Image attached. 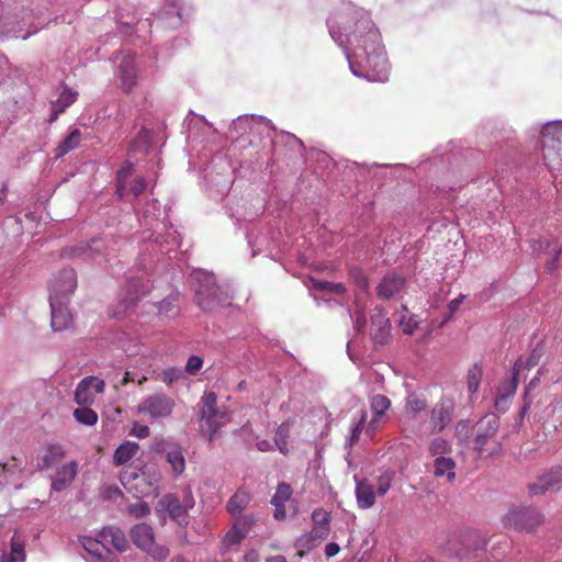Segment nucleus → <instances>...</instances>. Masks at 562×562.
I'll return each mask as SVG.
<instances>
[{
  "instance_id": "obj_47",
  "label": "nucleus",
  "mask_w": 562,
  "mask_h": 562,
  "mask_svg": "<svg viewBox=\"0 0 562 562\" xmlns=\"http://www.w3.org/2000/svg\"><path fill=\"white\" fill-rule=\"evenodd\" d=\"M312 520L314 522V526L316 527H324L328 532H330L329 521H330V514L329 512L323 509V508H316L312 513Z\"/></svg>"
},
{
  "instance_id": "obj_18",
  "label": "nucleus",
  "mask_w": 562,
  "mask_h": 562,
  "mask_svg": "<svg viewBox=\"0 0 562 562\" xmlns=\"http://www.w3.org/2000/svg\"><path fill=\"white\" fill-rule=\"evenodd\" d=\"M562 482V467L551 469L549 472L541 475L538 482L529 485L531 495H541L548 491H554Z\"/></svg>"
},
{
  "instance_id": "obj_8",
  "label": "nucleus",
  "mask_w": 562,
  "mask_h": 562,
  "mask_svg": "<svg viewBox=\"0 0 562 562\" xmlns=\"http://www.w3.org/2000/svg\"><path fill=\"white\" fill-rule=\"evenodd\" d=\"M201 418L207 425V437L211 441L217 429L228 422L226 409L217 407V395L205 392L202 397Z\"/></svg>"
},
{
  "instance_id": "obj_13",
  "label": "nucleus",
  "mask_w": 562,
  "mask_h": 562,
  "mask_svg": "<svg viewBox=\"0 0 562 562\" xmlns=\"http://www.w3.org/2000/svg\"><path fill=\"white\" fill-rule=\"evenodd\" d=\"M117 76L122 91L132 92L137 82L138 68L135 64V55L131 52L122 53L117 65Z\"/></svg>"
},
{
  "instance_id": "obj_22",
  "label": "nucleus",
  "mask_w": 562,
  "mask_h": 562,
  "mask_svg": "<svg viewBox=\"0 0 562 562\" xmlns=\"http://www.w3.org/2000/svg\"><path fill=\"white\" fill-rule=\"evenodd\" d=\"M66 456L64 447L59 443H50L38 454V470H48L58 465Z\"/></svg>"
},
{
  "instance_id": "obj_43",
  "label": "nucleus",
  "mask_w": 562,
  "mask_h": 562,
  "mask_svg": "<svg viewBox=\"0 0 562 562\" xmlns=\"http://www.w3.org/2000/svg\"><path fill=\"white\" fill-rule=\"evenodd\" d=\"M82 546L83 548L91 553L92 555H95L99 560H103V551H106V553H110V551L105 548V544L103 540H97L92 538H83L82 539Z\"/></svg>"
},
{
  "instance_id": "obj_4",
  "label": "nucleus",
  "mask_w": 562,
  "mask_h": 562,
  "mask_svg": "<svg viewBox=\"0 0 562 562\" xmlns=\"http://www.w3.org/2000/svg\"><path fill=\"white\" fill-rule=\"evenodd\" d=\"M196 282L195 303L204 312H212L228 304V293L216 284L214 274L196 271L192 274Z\"/></svg>"
},
{
  "instance_id": "obj_9",
  "label": "nucleus",
  "mask_w": 562,
  "mask_h": 562,
  "mask_svg": "<svg viewBox=\"0 0 562 562\" xmlns=\"http://www.w3.org/2000/svg\"><path fill=\"white\" fill-rule=\"evenodd\" d=\"M176 406L175 400L165 393H154L145 397L137 406V413L151 418L169 417Z\"/></svg>"
},
{
  "instance_id": "obj_26",
  "label": "nucleus",
  "mask_w": 562,
  "mask_h": 562,
  "mask_svg": "<svg viewBox=\"0 0 562 562\" xmlns=\"http://www.w3.org/2000/svg\"><path fill=\"white\" fill-rule=\"evenodd\" d=\"M100 538L104 544L113 546L117 551L124 552L128 548V541L125 533L115 527H105L100 532Z\"/></svg>"
},
{
  "instance_id": "obj_2",
  "label": "nucleus",
  "mask_w": 562,
  "mask_h": 562,
  "mask_svg": "<svg viewBox=\"0 0 562 562\" xmlns=\"http://www.w3.org/2000/svg\"><path fill=\"white\" fill-rule=\"evenodd\" d=\"M499 425V417L488 413L473 426V449L480 457H496L502 453L503 443L497 439Z\"/></svg>"
},
{
  "instance_id": "obj_5",
  "label": "nucleus",
  "mask_w": 562,
  "mask_h": 562,
  "mask_svg": "<svg viewBox=\"0 0 562 562\" xmlns=\"http://www.w3.org/2000/svg\"><path fill=\"white\" fill-rule=\"evenodd\" d=\"M544 353V347L540 342L538 344L530 355L528 356L527 360L524 362L522 358L519 357L516 362L514 363L513 370H512V376L510 379L504 381L498 390H497V396L495 398V408L501 412H506L508 407L509 400L514 396L516 393L517 386H518V376L520 374L521 368H526L528 370L535 368L541 360L542 356Z\"/></svg>"
},
{
  "instance_id": "obj_27",
  "label": "nucleus",
  "mask_w": 562,
  "mask_h": 562,
  "mask_svg": "<svg viewBox=\"0 0 562 562\" xmlns=\"http://www.w3.org/2000/svg\"><path fill=\"white\" fill-rule=\"evenodd\" d=\"M456 461L450 457L439 456L434 461V476L437 479L446 477L448 482L456 479Z\"/></svg>"
},
{
  "instance_id": "obj_56",
  "label": "nucleus",
  "mask_w": 562,
  "mask_h": 562,
  "mask_svg": "<svg viewBox=\"0 0 562 562\" xmlns=\"http://www.w3.org/2000/svg\"><path fill=\"white\" fill-rule=\"evenodd\" d=\"M158 310L160 313L165 314H176L177 313V305H176V297L175 296H167L158 304Z\"/></svg>"
},
{
  "instance_id": "obj_55",
  "label": "nucleus",
  "mask_w": 562,
  "mask_h": 562,
  "mask_svg": "<svg viewBox=\"0 0 562 562\" xmlns=\"http://www.w3.org/2000/svg\"><path fill=\"white\" fill-rule=\"evenodd\" d=\"M392 485V475L387 472L378 477L376 492L383 496L387 493Z\"/></svg>"
},
{
  "instance_id": "obj_23",
  "label": "nucleus",
  "mask_w": 562,
  "mask_h": 562,
  "mask_svg": "<svg viewBox=\"0 0 562 562\" xmlns=\"http://www.w3.org/2000/svg\"><path fill=\"white\" fill-rule=\"evenodd\" d=\"M78 472V464L76 461L65 463L58 469L55 477L52 480V490L61 492L66 490L75 480Z\"/></svg>"
},
{
  "instance_id": "obj_54",
  "label": "nucleus",
  "mask_w": 562,
  "mask_h": 562,
  "mask_svg": "<svg viewBox=\"0 0 562 562\" xmlns=\"http://www.w3.org/2000/svg\"><path fill=\"white\" fill-rule=\"evenodd\" d=\"M127 510H128L130 515H132L135 518H143V517L149 515V513H150L149 506L144 502L131 504L127 507Z\"/></svg>"
},
{
  "instance_id": "obj_30",
  "label": "nucleus",
  "mask_w": 562,
  "mask_h": 562,
  "mask_svg": "<svg viewBox=\"0 0 562 562\" xmlns=\"http://www.w3.org/2000/svg\"><path fill=\"white\" fill-rule=\"evenodd\" d=\"M78 98V92L72 91L68 87H64L58 99L52 103L53 114L50 122L57 120L58 115L63 113L68 106H70Z\"/></svg>"
},
{
  "instance_id": "obj_40",
  "label": "nucleus",
  "mask_w": 562,
  "mask_h": 562,
  "mask_svg": "<svg viewBox=\"0 0 562 562\" xmlns=\"http://www.w3.org/2000/svg\"><path fill=\"white\" fill-rule=\"evenodd\" d=\"M83 407H80V408H77L74 411V417L75 419L82 424V425H87V426H93L94 424H97L98 422V414L87 407V405H82Z\"/></svg>"
},
{
  "instance_id": "obj_20",
  "label": "nucleus",
  "mask_w": 562,
  "mask_h": 562,
  "mask_svg": "<svg viewBox=\"0 0 562 562\" xmlns=\"http://www.w3.org/2000/svg\"><path fill=\"white\" fill-rule=\"evenodd\" d=\"M255 522L252 516H244L237 519L224 537L227 547L239 544L246 537Z\"/></svg>"
},
{
  "instance_id": "obj_32",
  "label": "nucleus",
  "mask_w": 562,
  "mask_h": 562,
  "mask_svg": "<svg viewBox=\"0 0 562 562\" xmlns=\"http://www.w3.org/2000/svg\"><path fill=\"white\" fill-rule=\"evenodd\" d=\"M250 503V495L245 491H237L227 502L226 508L232 516H239Z\"/></svg>"
},
{
  "instance_id": "obj_46",
  "label": "nucleus",
  "mask_w": 562,
  "mask_h": 562,
  "mask_svg": "<svg viewBox=\"0 0 562 562\" xmlns=\"http://www.w3.org/2000/svg\"><path fill=\"white\" fill-rule=\"evenodd\" d=\"M292 495V487L288 483H280L277 487L276 494L273 495L272 504H285Z\"/></svg>"
},
{
  "instance_id": "obj_36",
  "label": "nucleus",
  "mask_w": 562,
  "mask_h": 562,
  "mask_svg": "<svg viewBox=\"0 0 562 562\" xmlns=\"http://www.w3.org/2000/svg\"><path fill=\"white\" fill-rule=\"evenodd\" d=\"M310 288L316 291L335 293L338 295H342L347 291L344 283H334L315 278L310 279Z\"/></svg>"
},
{
  "instance_id": "obj_34",
  "label": "nucleus",
  "mask_w": 562,
  "mask_h": 562,
  "mask_svg": "<svg viewBox=\"0 0 562 562\" xmlns=\"http://www.w3.org/2000/svg\"><path fill=\"white\" fill-rule=\"evenodd\" d=\"M133 175V164L126 161L116 172V194L123 199L127 193V182Z\"/></svg>"
},
{
  "instance_id": "obj_11",
  "label": "nucleus",
  "mask_w": 562,
  "mask_h": 562,
  "mask_svg": "<svg viewBox=\"0 0 562 562\" xmlns=\"http://www.w3.org/2000/svg\"><path fill=\"white\" fill-rule=\"evenodd\" d=\"M77 288V273L75 269L67 268L60 270L49 285V300L69 301L70 295Z\"/></svg>"
},
{
  "instance_id": "obj_7",
  "label": "nucleus",
  "mask_w": 562,
  "mask_h": 562,
  "mask_svg": "<svg viewBox=\"0 0 562 562\" xmlns=\"http://www.w3.org/2000/svg\"><path fill=\"white\" fill-rule=\"evenodd\" d=\"M116 240L113 238H92L90 241L80 243L75 246L66 247L63 250V256L68 259L83 258L97 260L99 258L109 259L116 255Z\"/></svg>"
},
{
  "instance_id": "obj_51",
  "label": "nucleus",
  "mask_w": 562,
  "mask_h": 562,
  "mask_svg": "<svg viewBox=\"0 0 562 562\" xmlns=\"http://www.w3.org/2000/svg\"><path fill=\"white\" fill-rule=\"evenodd\" d=\"M183 375V372L180 368H177V367H170V368H167L165 369L162 372H161V381L164 383H166L167 385H172L173 382L178 381L179 379H181Z\"/></svg>"
},
{
  "instance_id": "obj_28",
  "label": "nucleus",
  "mask_w": 562,
  "mask_h": 562,
  "mask_svg": "<svg viewBox=\"0 0 562 562\" xmlns=\"http://www.w3.org/2000/svg\"><path fill=\"white\" fill-rule=\"evenodd\" d=\"M131 538L136 547L145 550L149 548L155 540L154 530L147 524H137L131 530Z\"/></svg>"
},
{
  "instance_id": "obj_6",
  "label": "nucleus",
  "mask_w": 562,
  "mask_h": 562,
  "mask_svg": "<svg viewBox=\"0 0 562 562\" xmlns=\"http://www.w3.org/2000/svg\"><path fill=\"white\" fill-rule=\"evenodd\" d=\"M544 521V515L531 506L513 507L502 518L505 528L525 533H536Z\"/></svg>"
},
{
  "instance_id": "obj_50",
  "label": "nucleus",
  "mask_w": 562,
  "mask_h": 562,
  "mask_svg": "<svg viewBox=\"0 0 562 562\" xmlns=\"http://www.w3.org/2000/svg\"><path fill=\"white\" fill-rule=\"evenodd\" d=\"M448 555H454L459 559H468V549L462 544H452V535L448 538L443 548Z\"/></svg>"
},
{
  "instance_id": "obj_64",
  "label": "nucleus",
  "mask_w": 562,
  "mask_h": 562,
  "mask_svg": "<svg viewBox=\"0 0 562 562\" xmlns=\"http://www.w3.org/2000/svg\"><path fill=\"white\" fill-rule=\"evenodd\" d=\"M552 414L555 417L554 422L562 425V403L553 406Z\"/></svg>"
},
{
  "instance_id": "obj_16",
  "label": "nucleus",
  "mask_w": 562,
  "mask_h": 562,
  "mask_svg": "<svg viewBox=\"0 0 562 562\" xmlns=\"http://www.w3.org/2000/svg\"><path fill=\"white\" fill-rule=\"evenodd\" d=\"M406 286V279L395 272L383 277L376 286L378 296L382 300H390L401 293Z\"/></svg>"
},
{
  "instance_id": "obj_41",
  "label": "nucleus",
  "mask_w": 562,
  "mask_h": 562,
  "mask_svg": "<svg viewBox=\"0 0 562 562\" xmlns=\"http://www.w3.org/2000/svg\"><path fill=\"white\" fill-rule=\"evenodd\" d=\"M483 370L479 364H473L467 374V385L470 393H475L481 384Z\"/></svg>"
},
{
  "instance_id": "obj_60",
  "label": "nucleus",
  "mask_w": 562,
  "mask_h": 562,
  "mask_svg": "<svg viewBox=\"0 0 562 562\" xmlns=\"http://www.w3.org/2000/svg\"><path fill=\"white\" fill-rule=\"evenodd\" d=\"M149 434H150V431H149L148 426L139 424V423H134L130 430L131 436H134V437H137L140 439L147 438L149 436Z\"/></svg>"
},
{
  "instance_id": "obj_37",
  "label": "nucleus",
  "mask_w": 562,
  "mask_h": 562,
  "mask_svg": "<svg viewBox=\"0 0 562 562\" xmlns=\"http://www.w3.org/2000/svg\"><path fill=\"white\" fill-rule=\"evenodd\" d=\"M293 423L291 420L283 422L276 431L274 443L282 454H288V439L290 437Z\"/></svg>"
},
{
  "instance_id": "obj_62",
  "label": "nucleus",
  "mask_w": 562,
  "mask_h": 562,
  "mask_svg": "<svg viewBox=\"0 0 562 562\" xmlns=\"http://www.w3.org/2000/svg\"><path fill=\"white\" fill-rule=\"evenodd\" d=\"M147 188V182L144 177L135 178L131 184V192L138 196L142 194Z\"/></svg>"
},
{
  "instance_id": "obj_53",
  "label": "nucleus",
  "mask_w": 562,
  "mask_h": 562,
  "mask_svg": "<svg viewBox=\"0 0 562 562\" xmlns=\"http://www.w3.org/2000/svg\"><path fill=\"white\" fill-rule=\"evenodd\" d=\"M350 278L352 279L355 284L359 289H361L363 291H368V289H369V280H368L367 276L364 274V272L361 269H358V268L351 269L350 270Z\"/></svg>"
},
{
  "instance_id": "obj_14",
  "label": "nucleus",
  "mask_w": 562,
  "mask_h": 562,
  "mask_svg": "<svg viewBox=\"0 0 562 562\" xmlns=\"http://www.w3.org/2000/svg\"><path fill=\"white\" fill-rule=\"evenodd\" d=\"M454 406L451 400H440L431 409L430 423L434 432L442 431L451 422Z\"/></svg>"
},
{
  "instance_id": "obj_49",
  "label": "nucleus",
  "mask_w": 562,
  "mask_h": 562,
  "mask_svg": "<svg viewBox=\"0 0 562 562\" xmlns=\"http://www.w3.org/2000/svg\"><path fill=\"white\" fill-rule=\"evenodd\" d=\"M144 551L156 561H165L169 555V549L166 546L156 543L155 540L151 542V546Z\"/></svg>"
},
{
  "instance_id": "obj_63",
  "label": "nucleus",
  "mask_w": 562,
  "mask_h": 562,
  "mask_svg": "<svg viewBox=\"0 0 562 562\" xmlns=\"http://www.w3.org/2000/svg\"><path fill=\"white\" fill-rule=\"evenodd\" d=\"M340 548L337 543L330 542L325 547V554L327 558H331L339 552Z\"/></svg>"
},
{
  "instance_id": "obj_59",
  "label": "nucleus",
  "mask_w": 562,
  "mask_h": 562,
  "mask_svg": "<svg viewBox=\"0 0 562 562\" xmlns=\"http://www.w3.org/2000/svg\"><path fill=\"white\" fill-rule=\"evenodd\" d=\"M87 382V386L97 395L101 394L104 391L105 384L104 381L97 376H87L85 378Z\"/></svg>"
},
{
  "instance_id": "obj_31",
  "label": "nucleus",
  "mask_w": 562,
  "mask_h": 562,
  "mask_svg": "<svg viewBox=\"0 0 562 562\" xmlns=\"http://www.w3.org/2000/svg\"><path fill=\"white\" fill-rule=\"evenodd\" d=\"M139 450L138 443L134 441H125L120 445L113 454V462L115 465H123L132 460Z\"/></svg>"
},
{
  "instance_id": "obj_29",
  "label": "nucleus",
  "mask_w": 562,
  "mask_h": 562,
  "mask_svg": "<svg viewBox=\"0 0 562 562\" xmlns=\"http://www.w3.org/2000/svg\"><path fill=\"white\" fill-rule=\"evenodd\" d=\"M356 497L360 508L368 509L372 507L375 503L374 486L367 480L357 482Z\"/></svg>"
},
{
  "instance_id": "obj_44",
  "label": "nucleus",
  "mask_w": 562,
  "mask_h": 562,
  "mask_svg": "<svg viewBox=\"0 0 562 562\" xmlns=\"http://www.w3.org/2000/svg\"><path fill=\"white\" fill-rule=\"evenodd\" d=\"M12 463L5 462L0 463L1 472L3 473V479H0V486H4L10 483V479L20 472L19 465L16 463V458L12 457Z\"/></svg>"
},
{
  "instance_id": "obj_1",
  "label": "nucleus",
  "mask_w": 562,
  "mask_h": 562,
  "mask_svg": "<svg viewBox=\"0 0 562 562\" xmlns=\"http://www.w3.org/2000/svg\"><path fill=\"white\" fill-rule=\"evenodd\" d=\"M357 14L358 18L346 34L347 43L357 58H364L366 66L376 71L379 79L386 78L389 67L380 45L381 34L366 13Z\"/></svg>"
},
{
  "instance_id": "obj_15",
  "label": "nucleus",
  "mask_w": 562,
  "mask_h": 562,
  "mask_svg": "<svg viewBox=\"0 0 562 562\" xmlns=\"http://www.w3.org/2000/svg\"><path fill=\"white\" fill-rule=\"evenodd\" d=\"M390 321L383 308H374L371 315V337L374 342L384 345L390 338Z\"/></svg>"
},
{
  "instance_id": "obj_45",
  "label": "nucleus",
  "mask_w": 562,
  "mask_h": 562,
  "mask_svg": "<svg viewBox=\"0 0 562 562\" xmlns=\"http://www.w3.org/2000/svg\"><path fill=\"white\" fill-rule=\"evenodd\" d=\"M450 451V443L442 437H436L429 443V452L431 456L439 457L449 453Z\"/></svg>"
},
{
  "instance_id": "obj_42",
  "label": "nucleus",
  "mask_w": 562,
  "mask_h": 562,
  "mask_svg": "<svg viewBox=\"0 0 562 562\" xmlns=\"http://www.w3.org/2000/svg\"><path fill=\"white\" fill-rule=\"evenodd\" d=\"M25 561V552H24V542L15 532L11 538V554L9 562H24Z\"/></svg>"
},
{
  "instance_id": "obj_52",
  "label": "nucleus",
  "mask_w": 562,
  "mask_h": 562,
  "mask_svg": "<svg viewBox=\"0 0 562 562\" xmlns=\"http://www.w3.org/2000/svg\"><path fill=\"white\" fill-rule=\"evenodd\" d=\"M366 422H367V412L362 411L359 420L351 428V435H350V439H349L350 445H355L359 440L360 435L364 429Z\"/></svg>"
},
{
  "instance_id": "obj_17",
  "label": "nucleus",
  "mask_w": 562,
  "mask_h": 562,
  "mask_svg": "<svg viewBox=\"0 0 562 562\" xmlns=\"http://www.w3.org/2000/svg\"><path fill=\"white\" fill-rule=\"evenodd\" d=\"M69 301L49 300L52 310V327L59 331L67 329L72 324V315L68 308Z\"/></svg>"
},
{
  "instance_id": "obj_38",
  "label": "nucleus",
  "mask_w": 562,
  "mask_h": 562,
  "mask_svg": "<svg viewBox=\"0 0 562 562\" xmlns=\"http://www.w3.org/2000/svg\"><path fill=\"white\" fill-rule=\"evenodd\" d=\"M75 401L78 405H90L95 401V394L87 386L85 379L76 387Z\"/></svg>"
},
{
  "instance_id": "obj_33",
  "label": "nucleus",
  "mask_w": 562,
  "mask_h": 562,
  "mask_svg": "<svg viewBox=\"0 0 562 562\" xmlns=\"http://www.w3.org/2000/svg\"><path fill=\"white\" fill-rule=\"evenodd\" d=\"M81 142V132L78 128L72 130L69 135L56 147V157H64L69 151L79 146Z\"/></svg>"
},
{
  "instance_id": "obj_25",
  "label": "nucleus",
  "mask_w": 562,
  "mask_h": 562,
  "mask_svg": "<svg viewBox=\"0 0 562 562\" xmlns=\"http://www.w3.org/2000/svg\"><path fill=\"white\" fill-rule=\"evenodd\" d=\"M533 251L543 250L546 252H552V258L547 262V270L549 272H553L559 267L560 255L562 254V244L559 245L557 240H546L541 239L535 241L532 245Z\"/></svg>"
},
{
  "instance_id": "obj_58",
  "label": "nucleus",
  "mask_w": 562,
  "mask_h": 562,
  "mask_svg": "<svg viewBox=\"0 0 562 562\" xmlns=\"http://www.w3.org/2000/svg\"><path fill=\"white\" fill-rule=\"evenodd\" d=\"M397 322L398 325L402 327L403 333L407 335H412L417 328V322L412 316L406 318V315H402Z\"/></svg>"
},
{
  "instance_id": "obj_3",
  "label": "nucleus",
  "mask_w": 562,
  "mask_h": 562,
  "mask_svg": "<svg viewBox=\"0 0 562 562\" xmlns=\"http://www.w3.org/2000/svg\"><path fill=\"white\" fill-rule=\"evenodd\" d=\"M120 481L136 497L156 496L159 492L160 473L154 467L125 469L120 473Z\"/></svg>"
},
{
  "instance_id": "obj_24",
  "label": "nucleus",
  "mask_w": 562,
  "mask_h": 562,
  "mask_svg": "<svg viewBox=\"0 0 562 562\" xmlns=\"http://www.w3.org/2000/svg\"><path fill=\"white\" fill-rule=\"evenodd\" d=\"M328 536L329 532L326 530V528L314 526L310 532H306L296 539L295 547L301 550H312Z\"/></svg>"
},
{
  "instance_id": "obj_10",
  "label": "nucleus",
  "mask_w": 562,
  "mask_h": 562,
  "mask_svg": "<svg viewBox=\"0 0 562 562\" xmlns=\"http://www.w3.org/2000/svg\"><path fill=\"white\" fill-rule=\"evenodd\" d=\"M149 285L147 282L139 278H133L127 281L124 289L123 297L121 299L117 308L112 312V316L121 318L130 313L135 306L136 302L147 294Z\"/></svg>"
},
{
  "instance_id": "obj_48",
  "label": "nucleus",
  "mask_w": 562,
  "mask_h": 562,
  "mask_svg": "<svg viewBox=\"0 0 562 562\" xmlns=\"http://www.w3.org/2000/svg\"><path fill=\"white\" fill-rule=\"evenodd\" d=\"M471 431H473V426H471L469 420H459L456 424L454 436L460 442L467 441Z\"/></svg>"
},
{
  "instance_id": "obj_57",
  "label": "nucleus",
  "mask_w": 562,
  "mask_h": 562,
  "mask_svg": "<svg viewBox=\"0 0 562 562\" xmlns=\"http://www.w3.org/2000/svg\"><path fill=\"white\" fill-rule=\"evenodd\" d=\"M203 366V359L199 356H190L187 364H186V372L189 374H196Z\"/></svg>"
},
{
  "instance_id": "obj_12",
  "label": "nucleus",
  "mask_w": 562,
  "mask_h": 562,
  "mask_svg": "<svg viewBox=\"0 0 562 562\" xmlns=\"http://www.w3.org/2000/svg\"><path fill=\"white\" fill-rule=\"evenodd\" d=\"M194 501L190 491L183 503L173 494H166L159 501V505L168 513L169 517L181 526L188 525V508L192 507Z\"/></svg>"
},
{
  "instance_id": "obj_39",
  "label": "nucleus",
  "mask_w": 562,
  "mask_h": 562,
  "mask_svg": "<svg viewBox=\"0 0 562 562\" xmlns=\"http://www.w3.org/2000/svg\"><path fill=\"white\" fill-rule=\"evenodd\" d=\"M427 407L426 400L416 394L411 393L406 398V409L408 414H412V417H415L420 412L425 411Z\"/></svg>"
},
{
  "instance_id": "obj_61",
  "label": "nucleus",
  "mask_w": 562,
  "mask_h": 562,
  "mask_svg": "<svg viewBox=\"0 0 562 562\" xmlns=\"http://www.w3.org/2000/svg\"><path fill=\"white\" fill-rule=\"evenodd\" d=\"M465 295L460 294L457 299L452 300L448 304V315L445 317L442 324L448 322L453 316V314L459 310L460 305L463 303Z\"/></svg>"
},
{
  "instance_id": "obj_19",
  "label": "nucleus",
  "mask_w": 562,
  "mask_h": 562,
  "mask_svg": "<svg viewBox=\"0 0 562 562\" xmlns=\"http://www.w3.org/2000/svg\"><path fill=\"white\" fill-rule=\"evenodd\" d=\"M452 544H462L468 549V558L472 552L484 550L487 539L477 530H468L452 535Z\"/></svg>"
},
{
  "instance_id": "obj_21",
  "label": "nucleus",
  "mask_w": 562,
  "mask_h": 562,
  "mask_svg": "<svg viewBox=\"0 0 562 562\" xmlns=\"http://www.w3.org/2000/svg\"><path fill=\"white\" fill-rule=\"evenodd\" d=\"M390 406H391V401L385 395L376 394L371 397L370 407L373 413V417L369 422L368 427L366 429V434L369 437H373L375 430L379 427L380 418L385 414V412L390 408Z\"/></svg>"
},
{
  "instance_id": "obj_35",
  "label": "nucleus",
  "mask_w": 562,
  "mask_h": 562,
  "mask_svg": "<svg viewBox=\"0 0 562 562\" xmlns=\"http://www.w3.org/2000/svg\"><path fill=\"white\" fill-rule=\"evenodd\" d=\"M166 460L171 465L172 472L176 476H179L184 472L186 459L182 450L179 447H175L167 451Z\"/></svg>"
}]
</instances>
